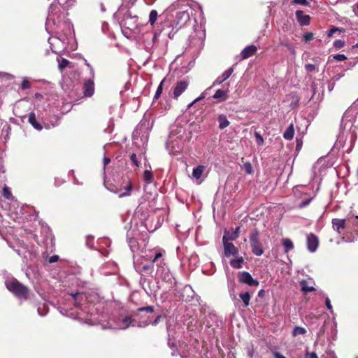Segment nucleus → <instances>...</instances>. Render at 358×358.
<instances>
[{"mask_svg":"<svg viewBox=\"0 0 358 358\" xmlns=\"http://www.w3.org/2000/svg\"><path fill=\"white\" fill-rule=\"evenodd\" d=\"M163 253L162 251L158 252H152L150 251L149 254L146 255V257L149 258V261L145 260V256L142 255L140 258L137 259L134 261V267L136 271L140 273H144L147 275H152L154 272V264L157 263V266L162 264L163 259L162 258Z\"/></svg>","mask_w":358,"mask_h":358,"instance_id":"obj_1","label":"nucleus"},{"mask_svg":"<svg viewBox=\"0 0 358 358\" xmlns=\"http://www.w3.org/2000/svg\"><path fill=\"white\" fill-rule=\"evenodd\" d=\"M138 16L132 15L131 13L128 10L120 22L123 34L129 37V34H139L141 31L138 23Z\"/></svg>","mask_w":358,"mask_h":358,"instance_id":"obj_2","label":"nucleus"},{"mask_svg":"<svg viewBox=\"0 0 358 358\" xmlns=\"http://www.w3.org/2000/svg\"><path fill=\"white\" fill-rule=\"evenodd\" d=\"M161 319H162V315H159L156 317V318L152 322H151V320L150 319H148L145 321L141 322H137L134 319H132L131 317H130V316H124V317H119L117 320L115 328L120 329H126L129 327H131H131L137 326L138 327H145L149 325L150 324H152V325L156 326L159 322Z\"/></svg>","mask_w":358,"mask_h":358,"instance_id":"obj_3","label":"nucleus"},{"mask_svg":"<svg viewBox=\"0 0 358 358\" xmlns=\"http://www.w3.org/2000/svg\"><path fill=\"white\" fill-rule=\"evenodd\" d=\"M5 284L6 288L18 299H28L29 289L17 279H9L6 281Z\"/></svg>","mask_w":358,"mask_h":358,"instance_id":"obj_4","label":"nucleus"},{"mask_svg":"<svg viewBox=\"0 0 358 358\" xmlns=\"http://www.w3.org/2000/svg\"><path fill=\"white\" fill-rule=\"evenodd\" d=\"M160 33L161 31H154L152 28L146 29L142 33L140 40L148 52H151L154 47L158 43Z\"/></svg>","mask_w":358,"mask_h":358,"instance_id":"obj_5","label":"nucleus"},{"mask_svg":"<svg viewBox=\"0 0 358 358\" xmlns=\"http://www.w3.org/2000/svg\"><path fill=\"white\" fill-rule=\"evenodd\" d=\"M194 10L190 7H186L185 10L178 11L174 20L176 27L181 29L186 26L191 21V17L194 15Z\"/></svg>","mask_w":358,"mask_h":358,"instance_id":"obj_6","label":"nucleus"},{"mask_svg":"<svg viewBox=\"0 0 358 358\" xmlns=\"http://www.w3.org/2000/svg\"><path fill=\"white\" fill-rule=\"evenodd\" d=\"M249 241L252 252L256 256H261L264 253V249L259 239V232L257 229H254L250 232Z\"/></svg>","mask_w":358,"mask_h":358,"instance_id":"obj_7","label":"nucleus"},{"mask_svg":"<svg viewBox=\"0 0 358 358\" xmlns=\"http://www.w3.org/2000/svg\"><path fill=\"white\" fill-rule=\"evenodd\" d=\"M222 243L224 247V255L229 257L231 255L236 256L238 254V248L230 241L227 239V233L222 237Z\"/></svg>","mask_w":358,"mask_h":358,"instance_id":"obj_8","label":"nucleus"},{"mask_svg":"<svg viewBox=\"0 0 358 358\" xmlns=\"http://www.w3.org/2000/svg\"><path fill=\"white\" fill-rule=\"evenodd\" d=\"M238 278L239 282L245 284L250 287H257L259 284L257 279L252 278L251 274L248 271H242L238 273Z\"/></svg>","mask_w":358,"mask_h":358,"instance_id":"obj_9","label":"nucleus"},{"mask_svg":"<svg viewBox=\"0 0 358 358\" xmlns=\"http://www.w3.org/2000/svg\"><path fill=\"white\" fill-rule=\"evenodd\" d=\"M61 7L57 3H52L49 7L48 15L47 17V23L52 22L55 24V17H59L60 8Z\"/></svg>","mask_w":358,"mask_h":358,"instance_id":"obj_10","label":"nucleus"},{"mask_svg":"<svg viewBox=\"0 0 358 358\" xmlns=\"http://www.w3.org/2000/svg\"><path fill=\"white\" fill-rule=\"evenodd\" d=\"M189 82L186 80L178 81L173 87V96L177 99L187 88Z\"/></svg>","mask_w":358,"mask_h":358,"instance_id":"obj_11","label":"nucleus"},{"mask_svg":"<svg viewBox=\"0 0 358 358\" xmlns=\"http://www.w3.org/2000/svg\"><path fill=\"white\" fill-rule=\"evenodd\" d=\"M206 169V167L203 165H198L193 169L192 177L193 179L196 180L198 185L201 184L204 180L205 176L203 173Z\"/></svg>","mask_w":358,"mask_h":358,"instance_id":"obj_12","label":"nucleus"},{"mask_svg":"<svg viewBox=\"0 0 358 358\" xmlns=\"http://www.w3.org/2000/svg\"><path fill=\"white\" fill-rule=\"evenodd\" d=\"M70 295L73 299L76 307L83 310V306L85 305V302L87 301L86 294L84 292H76L71 293Z\"/></svg>","mask_w":358,"mask_h":358,"instance_id":"obj_13","label":"nucleus"},{"mask_svg":"<svg viewBox=\"0 0 358 358\" xmlns=\"http://www.w3.org/2000/svg\"><path fill=\"white\" fill-rule=\"evenodd\" d=\"M319 245V240L317 236L314 234H309L307 236V248L310 252H314L317 250Z\"/></svg>","mask_w":358,"mask_h":358,"instance_id":"obj_14","label":"nucleus"},{"mask_svg":"<svg viewBox=\"0 0 358 358\" xmlns=\"http://www.w3.org/2000/svg\"><path fill=\"white\" fill-rule=\"evenodd\" d=\"M234 72V69L232 67L226 70L221 76H218L215 80L213 83V85L208 87L206 90H210L212 87L222 84L224 81L228 79L230 76Z\"/></svg>","mask_w":358,"mask_h":358,"instance_id":"obj_15","label":"nucleus"},{"mask_svg":"<svg viewBox=\"0 0 358 358\" xmlns=\"http://www.w3.org/2000/svg\"><path fill=\"white\" fill-rule=\"evenodd\" d=\"M296 18L297 22L301 26H307L310 24V17L309 15H306L301 10L296 11Z\"/></svg>","mask_w":358,"mask_h":358,"instance_id":"obj_16","label":"nucleus"},{"mask_svg":"<svg viewBox=\"0 0 358 358\" xmlns=\"http://www.w3.org/2000/svg\"><path fill=\"white\" fill-rule=\"evenodd\" d=\"M127 238L129 246L131 252L134 254L138 251V243L137 241L133 236V232L128 231L127 233Z\"/></svg>","mask_w":358,"mask_h":358,"instance_id":"obj_17","label":"nucleus"},{"mask_svg":"<svg viewBox=\"0 0 358 358\" xmlns=\"http://www.w3.org/2000/svg\"><path fill=\"white\" fill-rule=\"evenodd\" d=\"M94 92V84L92 80H87L83 85V94L86 97H91Z\"/></svg>","mask_w":358,"mask_h":358,"instance_id":"obj_18","label":"nucleus"},{"mask_svg":"<svg viewBox=\"0 0 358 358\" xmlns=\"http://www.w3.org/2000/svg\"><path fill=\"white\" fill-rule=\"evenodd\" d=\"M333 229L338 233L341 234L342 230L345 228V220L334 218L331 220Z\"/></svg>","mask_w":358,"mask_h":358,"instance_id":"obj_19","label":"nucleus"},{"mask_svg":"<svg viewBox=\"0 0 358 358\" xmlns=\"http://www.w3.org/2000/svg\"><path fill=\"white\" fill-rule=\"evenodd\" d=\"M157 274L165 281H169L171 278L169 269L162 266V264L158 266Z\"/></svg>","mask_w":358,"mask_h":358,"instance_id":"obj_20","label":"nucleus"},{"mask_svg":"<svg viewBox=\"0 0 358 358\" xmlns=\"http://www.w3.org/2000/svg\"><path fill=\"white\" fill-rule=\"evenodd\" d=\"M28 122L37 131H41L43 129L42 124L37 121L34 112H31L28 114Z\"/></svg>","mask_w":358,"mask_h":358,"instance_id":"obj_21","label":"nucleus"},{"mask_svg":"<svg viewBox=\"0 0 358 358\" xmlns=\"http://www.w3.org/2000/svg\"><path fill=\"white\" fill-rule=\"evenodd\" d=\"M257 51V47L255 45H251L245 47L241 51V57L243 59H247L253 55Z\"/></svg>","mask_w":358,"mask_h":358,"instance_id":"obj_22","label":"nucleus"},{"mask_svg":"<svg viewBox=\"0 0 358 358\" xmlns=\"http://www.w3.org/2000/svg\"><path fill=\"white\" fill-rule=\"evenodd\" d=\"M217 120L219 123V128L220 129H224L230 124V122L228 120L227 117L224 114L218 115Z\"/></svg>","mask_w":358,"mask_h":358,"instance_id":"obj_23","label":"nucleus"},{"mask_svg":"<svg viewBox=\"0 0 358 358\" xmlns=\"http://www.w3.org/2000/svg\"><path fill=\"white\" fill-rule=\"evenodd\" d=\"M239 297L243 301V306L247 308L250 305L251 294L249 292H241L239 294Z\"/></svg>","mask_w":358,"mask_h":358,"instance_id":"obj_24","label":"nucleus"},{"mask_svg":"<svg viewBox=\"0 0 358 358\" xmlns=\"http://www.w3.org/2000/svg\"><path fill=\"white\" fill-rule=\"evenodd\" d=\"M124 192L119 194V198L126 197L131 195V192L133 190V185L131 181H129L127 185L123 188Z\"/></svg>","mask_w":358,"mask_h":358,"instance_id":"obj_25","label":"nucleus"},{"mask_svg":"<svg viewBox=\"0 0 358 358\" xmlns=\"http://www.w3.org/2000/svg\"><path fill=\"white\" fill-rule=\"evenodd\" d=\"M294 134V128L293 124H291L283 133V138L290 141L293 138Z\"/></svg>","mask_w":358,"mask_h":358,"instance_id":"obj_26","label":"nucleus"},{"mask_svg":"<svg viewBox=\"0 0 358 358\" xmlns=\"http://www.w3.org/2000/svg\"><path fill=\"white\" fill-rule=\"evenodd\" d=\"M244 263V259L243 257H238L235 259L230 261V265L234 268H241Z\"/></svg>","mask_w":358,"mask_h":358,"instance_id":"obj_27","label":"nucleus"},{"mask_svg":"<svg viewBox=\"0 0 358 358\" xmlns=\"http://www.w3.org/2000/svg\"><path fill=\"white\" fill-rule=\"evenodd\" d=\"M213 98L215 99H220L221 101L226 100L227 98V91L219 89L215 92Z\"/></svg>","mask_w":358,"mask_h":358,"instance_id":"obj_28","label":"nucleus"},{"mask_svg":"<svg viewBox=\"0 0 358 358\" xmlns=\"http://www.w3.org/2000/svg\"><path fill=\"white\" fill-rule=\"evenodd\" d=\"M282 244L284 247L285 253H287L289 251L292 250L294 248V244L289 238L282 239Z\"/></svg>","mask_w":358,"mask_h":358,"instance_id":"obj_29","label":"nucleus"},{"mask_svg":"<svg viewBox=\"0 0 358 358\" xmlns=\"http://www.w3.org/2000/svg\"><path fill=\"white\" fill-rule=\"evenodd\" d=\"M239 230L240 227H237L236 228V230L231 234H229L227 231H225L227 233V239L230 241L236 240L239 236Z\"/></svg>","mask_w":358,"mask_h":358,"instance_id":"obj_30","label":"nucleus"},{"mask_svg":"<svg viewBox=\"0 0 358 358\" xmlns=\"http://www.w3.org/2000/svg\"><path fill=\"white\" fill-rule=\"evenodd\" d=\"M143 180L148 184L152 183L153 181V174L152 171L145 170L143 172Z\"/></svg>","mask_w":358,"mask_h":358,"instance_id":"obj_31","label":"nucleus"},{"mask_svg":"<svg viewBox=\"0 0 358 358\" xmlns=\"http://www.w3.org/2000/svg\"><path fill=\"white\" fill-rule=\"evenodd\" d=\"M306 333V330L305 328L296 326L292 330V334L294 337L297 336L299 335H304Z\"/></svg>","mask_w":358,"mask_h":358,"instance_id":"obj_32","label":"nucleus"},{"mask_svg":"<svg viewBox=\"0 0 358 358\" xmlns=\"http://www.w3.org/2000/svg\"><path fill=\"white\" fill-rule=\"evenodd\" d=\"M301 291L304 293L310 292L315 290V288L313 286L308 285L307 281L302 280L301 282Z\"/></svg>","mask_w":358,"mask_h":358,"instance_id":"obj_33","label":"nucleus"},{"mask_svg":"<svg viewBox=\"0 0 358 358\" xmlns=\"http://www.w3.org/2000/svg\"><path fill=\"white\" fill-rule=\"evenodd\" d=\"M3 196L4 198L8 200L12 201L14 199L10 188L7 186H4L3 188Z\"/></svg>","mask_w":358,"mask_h":358,"instance_id":"obj_34","label":"nucleus"},{"mask_svg":"<svg viewBox=\"0 0 358 358\" xmlns=\"http://www.w3.org/2000/svg\"><path fill=\"white\" fill-rule=\"evenodd\" d=\"M304 69L308 73L318 71V66L316 64H306L304 66Z\"/></svg>","mask_w":358,"mask_h":358,"instance_id":"obj_35","label":"nucleus"},{"mask_svg":"<svg viewBox=\"0 0 358 358\" xmlns=\"http://www.w3.org/2000/svg\"><path fill=\"white\" fill-rule=\"evenodd\" d=\"M157 11L155 10H152L150 13V15H149V22L150 23L151 25H153L157 19Z\"/></svg>","mask_w":358,"mask_h":358,"instance_id":"obj_36","label":"nucleus"},{"mask_svg":"<svg viewBox=\"0 0 358 358\" xmlns=\"http://www.w3.org/2000/svg\"><path fill=\"white\" fill-rule=\"evenodd\" d=\"M164 80H163L160 84L159 85V86L157 87V89L155 92V94L154 96V100H157L159 96H161L162 93V90H163V83H164Z\"/></svg>","mask_w":358,"mask_h":358,"instance_id":"obj_37","label":"nucleus"},{"mask_svg":"<svg viewBox=\"0 0 358 358\" xmlns=\"http://www.w3.org/2000/svg\"><path fill=\"white\" fill-rule=\"evenodd\" d=\"M344 31V29L343 28H338V27H332L331 29H329L328 31H327V36L328 37H331L333 36V35L337 32V31H339V32H343Z\"/></svg>","mask_w":358,"mask_h":358,"instance_id":"obj_38","label":"nucleus"},{"mask_svg":"<svg viewBox=\"0 0 358 358\" xmlns=\"http://www.w3.org/2000/svg\"><path fill=\"white\" fill-rule=\"evenodd\" d=\"M69 64V60H67L66 59H64V58H62L59 62V69L60 70H63L65 68H66Z\"/></svg>","mask_w":358,"mask_h":358,"instance_id":"obj_39","label":"nucleus"},{"mask_svg":"<svg viewBox=\"0 0 358 358\" xmlns=\"http://www.w3.org/2000/svg\"><path fill=\"white\" fill-rule=\"evenodd\" d=\"M48 307L45 304H43V307L38 306L37 309L38 313L41 316L45 315L48 313Z\"/></svg>","mask_w":358,"mask_h":358,"instance_id":"obj_40","label":"nucleus"},{"mask_svg":"<svg viewBox=\"0 0 358 358\" xmlns=\"http://www.w3.org/2000/svg\"><path fill=\"white\" fill-rule=\"evenodd\" d=\"M255 137L256 143L258 145H263L264 138L259 132H257V131L255 132Z\"/></svg>","mask_w":358,"mask_h":358,"instance_id":"obj_41","label":"nucleus"},{"mask_svg":"<svg viewBox=\"0 0 358 358\" xmlns=\"http://www.w3.org/2000/svg\"><path fill=\"white\" fill-rule=\"evenodd\" d=\"M130 160L131 161L132 164L138 167L141 164L140 162L137 159V156L135 153H132L131 155H130Z\"/></svg>","mask_w":358,"mask_h":358,"instance_id":"obj_42","label":"nucleus"},{"mask_svg":"<svg viewBox=\"0 0 358 358\" xmlns=\"http://www.w3.org/2000/svg\"><path fill=\"white\" fill-rule=\"evenodd\" d=\"M138 312H146V313H152L154 311V308L152 306L141 307L138 308Z\"/></svg>","mask_w":358,"mask_h":358,"instance_id":"obj_43","label":"nucleus"},{"mask_svg":"<svg viewBox=\"0 0 358 358\" xmlns=\"http://www.w3.org/2000/svg\"><path fill=\"white\" fill-rule=\"evenodd\" d=\"M313 200V197L311 198H309V199H305L302 201H301L299 204H298V207L299 208H303L305 207H306L310 203V201Z\"/></svg>","mask_w":358,"mask_h":358,"instance_id":"obj_44","label":"nucleus"},{"mask_svg":"<svg viewBox=\"0 0 358 358\" xmlns=\"http://www.w3.org/2000/svg\"><path fill=\"white\" fill-rule=\"evenodd\" d=\"M291 3L306 6H309V2L308 1V0H292Z\"/></svg>","mask_w":358,"mask_h":358,"instance_id":"obj_45","label":"nucleus"},{"mask_svg":"<svg viewBox=\"0 0 358 358\" xmlns=\"http://www.w3.org/2000/svg\"><path fill=\"white\" fill-rule=\"evenodd\" d=\"M345 45V42L343 40H336L334 42V46L336 48V49H340V48H342L343 46Z\"/></svg>","mask_w":358,"mask_h":358,"instance_id":"obj_46","label":"nucleus"},{"mask_svg":"<svg viewBox=\"0 0 358 358\" xmlns=\"http://www.w3.org/2000/svg\"><path fill=\"white\" fill-rule=\"evenodd\" d=\"M333 58L335 60L338 61V62H343V61H345L347 59L346 56L345 55H343V54H336V55H334L333 56Z\"/></svg>","mask_w":358,"mask_h":358,"instance_id":"obj_47","label":"nucleus"},{"mask_svg":"<svg viewBox=\"0 0 358 358\" xmlns=\"http://www.w3.org/2000/svg\"><path fill=\"white\" fill-rule=\"evenodd\" d=\"M243 166L245 171L248 174H251L252 173V166L250 162H245Z\"/></svg>","mask_w":358,"mask_h":358,"instance_id":"obj_48","label":"nucleus"},{"mask_svg":"<svg viewBox=\"0 0 358 358\" xmlns=\"http://www.w3.org/2000/svg\"><path fill=\"white\" fill-rule=\"evenodd\" d=\"M303 41L307 43L313 38V34L311 32L306 33L303 36Z\"/></svg>","mask_w":358,"mask_h":358,"instance_id":"obj_49","label":"nucleus"},{"mask_svg":"<svg viewBox=\"0 0 358 358\" xmlns=\"http://www.w3.org/2000/svg\"><path fill=\"white\" fill-rule=\"evenodd\" d=\"M21 88L22 90H27L30 88V83L29 80H27V79L23 80L21 83Z\"/></svg>","mask_w":358,"mask_h":358,"instance_id":"obj_50","label":"nucleus"},{"mask_svg":"<svg viewBox=\"0 0 358 358\" xmlns=\"http://www.w3.org/2000/svg\"><path fill=\"white\" fill-rule=\"evenodd\" d=\"M92 241H93V237H92V236H87L86 237V245H87L89 248H92V245H93V243H92Z\"/></svg>","mask_w":358,"mask_h":358,"instance_id":"obj_51","label":"nucleus"},{"mask_svg":"<svg viewBox=\"0 0 358 358\" xmlns=\"http://www.w3.org/2000/svg\"><path fill=\"white\" fill-rule=\"evenodd\" d=\"M304 358H318V357L315 352H306Z\"/></svg>","mask_w":358,"mask_h":358,"instance_id":"obj_52","label":"nucleus"},{"mask_svg":"<svg viewBox=\"0 0 358 358\" xmlns=\"http://www.w3.org/2000/svg\"><path fill=\"white\" fill-rule=\"evenodd\" d=\"M325 305H326V306H327V309H328L329 310H330L331 312H332V310H333V308H332V306H331V304L330 299H329L328 297H327V298L325 299Z\"/></svg>","mask_w":358,"mask_h":358,"instance_id":"obj_53","label":"nucleus"},{"mask_svg":"<svg viewBox=\"0 0 358 358\" xmlns=\"http://www.w3.org/2000/svg\"><path fill=\"white\" fill-rule=\"evenodd\" d=\"M58 259H59L58 255H52L49 258L48 262H49V263H55V262H57L58 261Z\"/></svg>","mask_w":358,"mask_h":358,"instance_id":"obj_54","label":"nucleus"},{"mask_svg":"<svg viewBox=\"0 0 358 358\" xmlns=\"http://www.w3.org/2000/svg\"><path fill=\"white\" fill-rule=\"evenodd\" d=\"M136 1L137 0H124L129 7L134 6Z\"/></svg>","mask_w":358,"mask_h":358,"instance_id":"obj_55","label":"nucleus"},{"mask_svg":"<svg viewBox=\"0 0 358 358\" xmlns=\"http://www.w3.org/2000/svg\"><path fill=\"white\" fill-rule=\"evenodd\" d=\"M79 315H80V313H79L78 310H76V313H72V312L69 313L68 315H69V317H78Z\"/></svg>","mask_w":358,"mask_h":358,"instance_id":"obj_56","label":"nucleus"},{"mask_svg":"<svg viewBox=\"0 0 358 358\" xmlns=\"http://www.w3.org/2000/svg\"><path fill=\"white\" fill-rule=\"evenodd\" d=\"M274 357L275 358H286L284 355H282L278 352H274Z\"/></svg>","mask_w":358,"mask_h":358,"instance_id":"obj_57","label":"nucleus"},{"mask_svg":"<svg viewBox=\"0 0 358 358\" xmlns=\"http://www.w3.org/2000/svg\"><path fill=\"white\" fill-rule=\"evenodd\" d=\"M204 98H205V92H203L200 96L197 97L196 99L194 100V102H197Z\"/></svg>","mask_w":358,"mask_h":358,"instance_id":"obj_58","label":"nucleus"},{"mask_svg":"<svg viewBox=\"0 0 358 358\" xmlns=\"http://www.w3.org/2000/svg\"><path fill=\"white\" fill-rule=\"evenodd\" d=\"M285 45L291 51L293 55H295V50L294 48H292L289 44L285 43Z\"/></svg>","mask_w":358,"mask_h":358,"instance_id":"obj_59","label":"nucleus"},{"mask_svg":"<svg viewBox=\"0 0 358 358\" xmlns=\"http://www.w3.org/2000/svg\"><path fill=\"white\" fill-rule=\"evenodd\" d=\"M311 90L313 91V96L316 93V85L315 83H313L311 85Z\"/></svg>","mask_w":358,"mask_h":358,"instance_id":"obj_60","label":"nucleus"},{"mask_svg":"<svg viewBox=\"0 0 358 358\" xmlns=\"http://www.w3.org/2000/svg\"><path fill=\"white\" fill-rule=\"evenodd\" d=\"M110 158H108V157H104L103 158V164H104V166L108 165L110 163Z\"/></svg>","mask_w":358,"mask_h":358,"instance_id":"obj_61","label":"nucleus"},{"mask_svg":"<svg viewBox=\"0 0 358 358\" xmlns=\"http://www.w3.org/2000/svg\"><path fill=\"white\" fill-rule=\"evenodd\" d=\"M265 292L264 289H261L258 292V296L259 297H263L264 296Z\"/></svg>","mask_w":358,"mask_h":358,"instance_id":"obj_62","label":"nucleus"},{"mask_svg":"<svg viewBox=\"0 0 358 358\" xmlns=\"http://www.w3.org/2000/svg\"><path fill=\"white\" fill-rule=\"evenodd\" d=\"M230 296L233 301L236 300V296L234 292H233V293L230 292Z\"/></svg>","mask_w":358,"mask_h":358,"instance_id":"obj_63","label":"nucleus"},{"mask_svg":"<svg viewBox=\"0 0 358 358\" xmlns=\"http://www.w3.org/2000/svg\"><path fill=\"white\" fill-rule=\"evenodd\" d=\"M352 106L354 108H358V99L354 102Z\"/></svg>","mask_w":358,"mask_h":358,"instance_id":"obj_64","label":"nucleus"}]
</instances>
